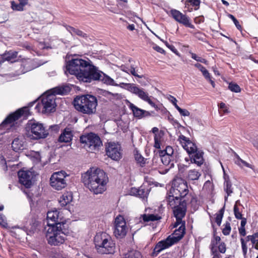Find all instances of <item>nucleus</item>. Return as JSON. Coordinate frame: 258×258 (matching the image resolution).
Wrapping results in <instances>:
<instances>
[{
	"label": "nucleus",
	"mask_w": 258,
	"mask_h": 258,
	"mask_svg": "<svg viewBox=\"0 0 258 258\" xmlns=\"http://www.w3.org/2000/svg\"><path fill=\"white\" fill-rule=\"evenodd\" d=\"M66 69L70 74L75 75L80 81L90 83L92 81H102L110 85H114L113 79L106 75L95 66L90 60L73 58L68 61Z\"/></svg>",
	"instance_id": "1"
},
{
	"label": "nucleus",
	"mask_w": 258,
	"mask_h": 258,
	"mask_svg": "<svg viewBox=\"0 0 258 258\" xmlns=\"http://www.w3.org/2000/svg\"><path fill=\"white\" fill-rule=\"evenodd\" d=\"M82 181L85 186L95 194H102L106 190L108 177L100 169L91 168L82 174Z\"/></svg>",
	"instance_id": "2"
},
{
	"label": "nucleus",
	"mask_w": 258,
	"mask_h": 258,
	"mask_svg": "<svg viewBox=\"0 0 258 258\" xmlns=\"http://www.w3.org/2000/svg\"><path fill=\"white\" fill-rule=\"evenodd\" d=\"M97 105V98L91 95L78 96L74 100L75 108L79 112L88 115L96 113Z\"/></svg>",
	"instance_id": "3"
},
{
	"label": "nucleus",
	"mask_w": 258,
	"mask_h": 258,
	"mask_svg": "<svg viewBox=\"0 0 258 258\" xmlns=\"http://www.w3.org/2000/svg\"><path fill=\"white\" fill-rule=\"evenodd\" d=\"M188 193V189L186 181L181 178L174 179L169 194L167 197L168 204L174 206L175 202H178L180 200H184V198Z\"/></svg>",
	"instance_id": "4"
},
{
	"label": "nucleus",
	"mask_w": 258,
	"mask_h": 258,
	"mask_svg": "<svg viewBox=\"0 0 258 258\" xmlns=\"http://www.w3.org/2000/svg\"><path fill=\"white\" fill-rule=\"evenodd\" d=\"M179 226L172 235L169 236L166 239L160 241L156 244L152 252V256H156L161 251L177 243L183 237L185 231V222L181 223Z\"/></svg>",
	"instance_id": "5"
},
{
	"label": "nucleus",
	"mask_w": 258,
	"mask_h": 258,
	"mask_svg": "<svg viewBox=\"0 0 258 258\" xmlns=\"http://www.w3.org/2000/svg\"><path fill=\"white\" fill-rule=\"evenodd\" d=\"M177 141L190 156L191 163L199 166L203 164V152L198 149L195 143L182 135L179 136Z\"/></svg>",
	"instance_id": "6"
},
{
	"label": "nucleus",
	"mask_w": 258,
	"mask_h": 258,
	"mask_svg": "<svg viewBox=\"0 0 258 258\" xmlns=\"http://www.w3.org/2000/svg\"><path fill=\"white\" fill-rule=\"evenodd\" d=\"M94 241L98 253L102 254H112L115 252V243L110 236L106 232L97 233Z\"/></svg>",
	"instance_id": "7"
},
{
	"label": "nucleus",
	"mask_w": 258,
	"mask_h": 258,
	"mask_svg": "<svg viewBox=\"0 0 258 258\" xmlns=\"http://www.w3.org/2000/svg\"><path fill=\"white\" fill-rule=\"evenodd\" d=\"M68 230L65 226H53L49 224V244L58 245L62 244Z\"/></svg>",
	"instance_id": "8"
},
{
	"label": "nucleus",
	"mask_w": 258,
	"mask_h": 258,
	"mask_svg": "<svg viewBox=\"0 0 258 258\" xmlns=\"http://www.w3.org/2000/svg\"><path fill=\"white\" fill-rule=\"evenodd\" d=\"M80 141L82 144H84V147L90 152L99 150V148L102 145L99 137L92 133L82 136Z\"/></svg>",
	"instance_id": "9"
},
{
	"label": "nucleus",
	"mask_w": 258,
	"mask_h": 258,
	"mask_svg": "<svg viewBox=\"0 0 258 258\" xmlns=\"http://www.w3.org/2000/svg\"><path fill=\"white\" fill-rule=\"evenodd\" d=\"M127 90L131 93L138 96L141 99L148 102L151 106L154 107L156 110H160V107L155 104L151 99V96L145 91L143 88H141L136 86L134 84H126Z\"/></svg>",
	"instance_id": "10"
},
{
	"label": "nucleus",
	"mask_w": 258,
	"mask_h": 258,
	"mask_svg": "<svg viewBox=\"0 0 258 258\" xmlns=\"http://www.w3.org/2000/svg\"><path fill=\"white\" fill-rule=\"evenodd\" d=\"M68 176V175L63 171L54 172L49 178V184L53 189L61 190L67 186L66 178Z\"/></svg>",
	"instance_id": "11"
},
{
	"label": "nucleus",
	"mask_w": 258,
	"mask_h": 258,
	"mask_svg": "<svg viewBox=\"0 0 258 258\" xmlns=\"http://www.w3.org/2000/svg\"><path fill=\"white\" fill-rule=\"evenodd\" d=\"M173 209V213L176 218V221L174 224L173 227L177 228L182 221V219L185 216L186 211V202L185 200H178V202H175L174 206L169 205Z\"/></svg>",
	"instance_id": "12"
},
{
	"label": "nucleus",
	"mask_w": 258,
	"mask_h": 258,
	"mask_svg": "<svg viewBox=\"0 0 258 258\" xmlns=\"http://www.w3.org/2000/svg\"><path fill=\"white\" fill-rule=\"evenodd\" d=\"M27 125L31 133L30 135L31 139L37 140L46 137V131L42 123L35 120H30Z\"/></svg>",
	"instance_id": "13"
},
{
	"label": "nucleus",
	"mask_w": 258,
	"mask_h": 258,
	"mask_svg": "<svg viewBox=\"0 0 258 258\" xmlns=\"http://www.w3.org/2000/svg\"><path fill=\"white\" fill-rule=\"evenodd\" d=\"M105 151L108 157L114 161H119L122 155L120 145L115 142H108L105 145Z\"/></svg>",
	"instance_id": "14"
},
{
	"label": "nucleus",
	"mask_w": 258,
	"mask_h": 258,
	"mask_svg": "<svg viewBox=\"0 0 258 258\" xmlns=\"http://www.w3.org/2000/svg\"><path fill=\"white\" fill-rule=\"evenodd\" d=\"M128 228L124 217L118 215L115 219L114 229L113 233L114 236L118 239H121L125 236Z\"/></svg>",
	"instance_id": "15"
},
{
	"label": "nucleus",
	"mask_w": 258,
	"mask_h": 258,
	"mask_svg": "<svg viewBox=\"0 0 258 258\" xmlns=\"http://www.w3.org/2000/svg\"><path fill=\"white\" fill-rule=\"evenodd\" d=\"M70 91L68 86H58L49 89V113L55 111L56 104L55 102V95H64Z\"/></svg>",
	"instance_id": "16"
},
{
	"label": "nucleus",
	"mask_w": 258,
	"mask_h": 258,
	"mask_svg": "<svg viewBox=\"0 0 258 258\" xmlns=\"http://www.w3.org/2000/svg\"><path fill=\"white\" fill-rule=\"evenodd\" d=\"M29 115V108L27 107L20 108L14 113L9 115L6 119L0 124V128L9 123H12L18 120L20 117H26Z\"/></svg>",
	"instance_id": "17"
},
{
	"label": "nucleus",
	"mask_w": 258,
	"mask_h": 258,
	"mask_svg": "<svg viewBox=\"0 0 258 258\" xmlns=\"http://www.w3.org/2000/svg\"><path fill=\"white\" fill-rule=\"evenodd\" d=\"M19 182L26 188H29L32 184L34 173L30 170H21L18 172Z\"/></svg>",
	"instance_id": "18"
},
{
	"label": "nucleus",
	"mask_w": 258,
	"mask_h": 258,
	"mask_svg": "<svg viewBox=\"0 0 258 258\" xmlns=\"http://www.w3.org/2000/svg\"><path fill=\"white\" fill-rule=\"evenodd\" d=\"M170 14L172 18L178 23L183 24L186 27L194 28V26L190 22L189 18L185 15L183 14L180 11L175 9H172L170 11Z\"/></svg>",
	"instance_id": "19"
},
{
	"label": "nucleus",
	"mask_w": 258,
	"mask_h": 258,
	"mask_svg": "<svg viewBox=\"0 0 258 258\" xmlns=\"http://www.w3.org/2000/svg\"><path fill=\"white\" fill-rule=\"evenodd\" d=\"M48 108V91H46L38 100V103L35 106V109L38 112L43 114L47 113Z\"/></svg>",
	"instance_id": "20"
},
{
	"label": "nucleus",
	"mask_w": 258,
	"mask_h": 258,
	"mask_svg": "<svg viewBox=\"0 0 258 258\" xmlns=\"http://www.w3.org/2000/svg\"><path fill=\"white\" fill-rule=\"evenodd\" d=\"M49 220L54 222V223L50 224L53 226H63L66 224L62 214L55 208L49 210Z\"/></svg>",
	"instance_id": "21"
},
{
	"label": "nucleus",
	"mask_w": 258,
	"mask_h": 258,
	"mask_svg": "<svg viewBox=\"0 0 258 258\" xmlns=\"http://www.w3.org/2000/svg\"><path fill=\"white\" fill-rule=\"evenodd\" d=\"M128 107L132 110L134 116L139 119L149 117L151 115V113L150 112L139 108L132 103H129Z\"/></svg>",
	"instance_id": "22"
},
{
	"label": "nucleus",
	"mask_w": 258,
	"mask_h": 258,
	"mask_svg": "<svg viewBox=\"0 0 258 258\" xmlns=\"http://www.w3.org/2000/svg\"><path fill=\"white\" fill-rule=\"evenodd\" d=\"M149 192V188L144 185H142L139 188L132 187L130 190L131 195L137 196L144 199L147 198Z\"/></svg>",
	"instance_id": "23"
},
{
	"label": "nucleus",
	"mask_w": 258,
	"mask_h": 258,
	"mask_svg": "<svg viewBox=\"0 0 258 258\" xmlns=\"http://www.w3.org/2000/svg\"><path fill=\"white\" fill-rule=\"evenodd\" d=\"M18 55V52L15 51H6L4 53L1 54V58L0 60V63L2 64L5 61H7L12 63L16 61V58Z\"/></svg>",
	"instance_id": "24"
},
{
	"label": "nucleus",
	"mask_w": 258,
	"mask_h": 258,
	"mask_svg": "<svg viewBox=\"0 0 258 258\" xmlns=\"http://www.w3.org/2000/svg\"><path fill=\"white\" fill-rule=\"evenodd\" d=\"M73 198V192L72 191H66L60 197L59 203L61 206H65L72 201Z\"/></svg>",
	"instance_id": "25"
},
{
	"label": "nucleus",
	"mask_w": 258,
	"mask_h": 258,
	"mask_svg": "<svg viewBox=\"0 0 258 258\" xmlns=\"http://www.w3.org/2000/svg\"><path fill=\"white\" fill-rule=\"evenodd\" d=\"M24 144L23 137L16 138L12 143V147L13 150L16 152L24 149Z\"/></svg>",
	"instance_id": "26"
},
{
	"label": "nucleus",
	"mask_w": 258,
	"mask_h": 258,
	"mask_svg": "<svg viewBox=\"0 0 258 258\" xmlns=\"http://www.w3.org/2000/svg\"><path fill=\"white\" fill-rule=\"evenodd\" d=\"M72 132L68 128H66L59 137L58 141L60 142L68 143L72 139Z\"/></svg>",
	"instance_id": "27"
},
{
	"label": "nucleus",
	"mask_w": 258,
	"mask_h": 258,
	"mask_svg": "<svg viewBox=\"0 0 258 258\" xmlns=\"http://www.w3.org/2000/svg\"><path fill=\"white\" fill-rule=\"evenodd\" d=\"M67 29L72 35H77L85 39L88 37L87 34L85 33L82 31L73 27L69 26L67 27Z\"/></svg>",
	"instance_id": "28"
},
{
	"label": "nucleus",
	"mask_w": 258,
	"mask_h": 258,
	"mask_svg": "<svg viewBox=\"0 0 258 258\" xmlns=\"http://www.w3.org/2000/svg\"><path fill=\"white\" fill-rule=\"evenodd\" d=\"M173 154V149L172 148V147H171V146H167L165 148V149L164 150H161L160 152H159V155L161 157H162V162H163V158H165V156L166 155H167L168 158H169L170 156H171ZM169 160L167 162H166L165 163H164V162H163L164 164H166L167 163L169 162Z\"/></svg>",
	"instance_id": "29"
},
{
	"label": "nucleus",
	"mask_w": 258,
	"mask_h": 258,
	"mask_svg": "<svg viewBox=\"0 0 258 258\" xmlns=\"http://www.w3.org/2000/svg\"><path fill=\"white\" fill-rule=\"evenodd\" d=\"M201 175V174L198 171L195 169L190 170L188 172L187 178L188 180H198Z\"/></svg>",
	"instance_id": "30"
},
{
	"label": "nucleus",
	"mask_w": 258,
	"mask_h": 258,
	"mask_svg": "<svg viewBox=\"0 0 258 258\" xmlns=\"http://www.w3.org/2000/svg\"><path fill=\"white\" fill-rule=\"evenodd\" d=\"M247 240L251 241L254 247L258 250V232H256L252 235L247 236Z\"/></svg>",
	"instance_id": "31"
},
{
	"label": "nucleus",
	"mask_w": 258,
	"mask_h": 258,
	"mask_svg": "<svg viewBox=\"0 0 258 258\" xmlns=\"http://www.w3.org/2000/svg\"><path fill=\"white\" fill-rule=\"evenodd\" d=\"M224 190L227 193V196L225 197V201H226L228 196L233 192L232 184L229 180H226L224 183Z\"/></svg>",
	"instance_id": "32"
},
{
	"label": "nucleus",
	"mask_w": 258,
	"mask_h": 258,
	"mask_svg": "<svg viewBox=\"0 0 258 258\" xmlns=\"http://www.w3.org/2000/svg\"><path fill=\"white\" fill-rule=\"evenodd\" d=\"M224 210L225 207L224 206L218 211L217 213L216 214L215 222L219 226H220L221 224V222L224 215Z\"/></svg>",
	"instance_id": "33"
},
{
	"label": "nucleus",
	"mask_w": 258,
	"mask_h": 258,
	"mask_svg": "<svg viewBox=\"0 0 258 258\" xmlns=\"http://www.w3.org/2000/svg\"><path fill=\"white\" fill-rule=\"evenodd\" d=\"M142 217L144 222L155 221L160 218L158 215L154 214H144L142 215Z\"/></svg>",
	"instance_id": "34"
},
{
	"label": "nucleus",
	"mask_w": 258,
	"mask_h": 258,
	"mask_svg": "<svg viewBox=\"0 0 258 258\" xmlns=\"http://www.w3.org/2000/svg\"><path fill=\"white\" fill-rule=\"evenodd\" d=\"M123 258H142V256L140 252L132 250L127 252Z\"/></svg>",
	"instance_id": "35"
},
{
	"label": "nucleus",
	"mask_w": 258,
	"mask_h": 258,
	"mask_svg": "<svg viewBox=\"0 0 258 258\" xmlns=\"http://www.w3.org/2000/svg\"><path fill=\"white\" fill-rule=\"evenodd\" d=\"M135 158L141 166H143L146 164V159L144 158L138 151L135 154Z\"/></svg>",
	"instance_id": "36"
},
{
	"label": "nucleus",
	"mask_w": 258,
	"mask_h": 258,
	"mask_svg": "<svg viewBox=\"0 0 258 258\" xmlns=\"http://www.w3.org/2000/svg\"><path fill=\"white\" fill-rule=\"evenodd\" d=\"M236 159L235 160V162L237 165L241 167L245 166L251 168L250 165L249 163L241 159L237 155H236Z\"/></svg>",
	"instance_id": "37"
},
{
	"label": "nucleus",
	"mask_w": 258,
	"mask_h": 258,
	"mask_svg": "<svg viewBox=\"0 0 258 258\" xmlns=\"http://www.w3.org/2000/svg\"><path fill=\"white\" fill-rule=\"evenodd\" d=\"M228 88L232 92L235 93H239L241 91V88L239 85L234 83H230L229 84Z\"/></svg>",
	"instance_id": "38"
},
{
	"label": "nucleus",
	"mask_w": 258,
	"mask_h": 258,
	"mask_svg": "<svg viewBox=\"0 0 258 258\" xmlns=\"http://www.w3.org/2000/svg\"><path fill=\"white\" fill-rule=\"evenodd\" d=\"M221 238L218 236H215L214 239L212 240L211 243V251L216 250L215 247H216V245H217L218 243L219 242Z\"/></svg>",
	"instance_id": "39"
},
{
	"label": "nucleus",
	"mask_w": 258,
	"mask_h": 258,
	"mask_svg": "<svg viewBox=\"0 0 258 258\" xmlns=\"http://www.w3.org/2000/svg\"><path fill=\"white\" fill-rule=\"evenodd\" d=\"M11 8L15 11H22L24 10V8L20 3H16L14 1L11 2Z\"/></svg>",
	"instance_id": "40"
},
{
	"label": "nucleus",
	"mask_w": 258,
	"mask_h": 258,
	"mask_svg": "<svg viewBox=\"0 0 258 258\" xmlns=\"http://www.w3.org/2000/svg\"><path fill=\"white\" fill-rule=\"evenodd\" d=\"M231 226L229 222H227L224 224V228L222 230V233L225 235H228L231 231Z\"/></svg>",
	"instance_id": "41"
},
{
	"label": "nucleus",
	"mask_w": 258,
	"mask_h": 258,
	"mask_svg": "<svg viewBox=\"0 0 258 258\" xmlns=\"http://www.w3.org/2000/svg\"><path fill=\"white\" fill-rule=\"evenodd\" d=\"M191 58L197 60V61L204 63L205 64H207V60L205 58H202L197 55L196 54L190 52Z\"/></svg>",
	"instance_id": "42"
},
{
	"label": "nucleus",
	"mask_w": 258,
	"mask_h": 258,
	"mask_svg": "<svg viewBox=\"0 0 258 258\" xmlns=\"http://www.w3.org/2000/svg\"><path fill=\"white\" fill-rule=\"evenodd\" d=\"M233 211L234 216L236 219H242V214H241V212L240 211L239 207L234 206Z\"/></svg>",
	"instance_id": "43"
},
{
	"label": "nucleus",
	"mask_w": 258,
	"mask_h": 258,
	"mask_svg": "<svg viewBox=\"0 0 258 258\" xmlns=\"http://www.w3.org/2000/svg\"><path fill=\"white\" fill-rule=\"evenodd\" d=\"M138 70H136V68L132 66H130L129 74L131 73L132 75L135 77H137L139 78H142L143 77V75H139L137 74Z\"/></svg>",
	"instance_id": "44"
},
{
	"label": "nucleus",
	"mask_w": 258,
	"mask_h": 258,
	"mask_svg": "<svg viewBox=\"0 0 258 258\" xmlns=\"http://www.w3.org/2000/svg\"><path fill=\"white\" fill-rule=\"evenodd\" d=\"M181 115L183 116H188L190 115V112L185 109H182L179 106L176 109Z\"/></svg>",
	"instance_id": "45"
},
{
	"label": "nucleus",
	"mask_w": 258,
	"mask_h": 258,
	"mask_svg": "<svg viewBox=\"0 0 258 258\" xmlns=\"http://www.w3.org/2000/svg\"><path fill=\"white\" fill-rule=\"evenodd\" d=\"M0 225L3 227H8L6 218L2 214H0Z\"/></svg>",
	"instance_id": "46"
},
{
	"label": "nucleus",
	"mask_w": 258,
	"mask_h": 258,
	"mask_svg": "<svg viewBox=\"0 0 258 258\" xmlns=\"http://www.w3.org/2000/svg\"><path fill=\"white\" fill-rule=\"evenodd\" d=\"M228 17L233 21L234 24L238 29H240L241 27L238 20L231 14H229Z\"/></svg>",
	"instance_id": "47"
},
{
	"label": "nucleus",
	"mask_w": 258,
	"mask_h": 258,
	"mask_svg": "<svg viewBox=\"0 0 258 258\" xmlns=\"http://www.w3.org/2000/svg\"><path fill=\"white\" fill-rule=\"evenodd\" d=\"M166 46L169 48L173 52L176 54L177 55H179V52L175 48V47L172 45H170L167 41L164 42Z\"/></svg>",
	"instance_id": "48"
},
{
	"label": "nucleus",
	"mask_w": 258,
	"mask_h": 258,
	"mask_svg": "<svg viewBox=\"0 0 258 258\" xmlns=\"http://www.w3.org/2000/svg\"><path fill=\"white\" fill-rule=\"evenodd\" d=\"M187 1L190 3L193 6H195L196 8H195L196 10H197L199 8L200 4V0H187Z\"/></svg>",
	"instance_id": "49"
},
{
	"label": "nucleus",
	"mask_w": 258,
	"mask_h": 258,
	"mask_svg": "<svg viewBox=\"0 0 258 258\" xmlns=\"http://www.w3.org/2000/svg\"><path fill=\"white\" fill-rule=\"evenodd\" d=\"M241 243V247L242 249V252L243 254L245 255L246 254L247 250V247L246 246V244L244 241V239L241 238L240 239Z\"/></svg>",
	"instance_id": "50"
},
{
	"label": "nucleus",
	"mask_w": 258,
	"mask_h": 258,
	"mask_svg": "<svg viewBox=\"0 0 258 258\" xmlns=\"http://www.w3.org/2000/svg\"><path fill=\"white\" fill-rule=\"evenodd\" d=\"M219 251L222 253H224L226 252V244L224 242H221L218 246Z\"/></svg>",
	"instance_id": "51"
},
{
	"label": "nucleus",
	"mask_w": 258,
	"mask_h": 258,
	"mask_svg": "<svg viewBox=\"0 0 258 258\" xmlns=\"http://www.w3.org/2000/svg\"><path fill=\"white\" fill-rule=\"evenodd\" d=\"M168 99L173 104L176 109H177V107L178 108L179 107L177 104V100L174 97L170 95Z\"/></svg>",
	"instance_id": "52"
},
{
	"label": "nucleus",
	"mask_w": 258,
	"mask_h": 258,
	"mask_svg": "<svg viewBox=\"0 0 258 258\" xmlns=\"http://www.w3.org/2000/svg\"><path fill=\"white\" fill-rule=\"evenodd\" d=\"M219 107L220 109L222 110L223 113H227L229 112L228 108L226 107V104L224 103H223V102L220 103L219 105Z\"/></svg>",
	"instance_id": "53"
},
{
	"label": "nucleus",
	"mask_w": 258,
	"mask_h": 258,
	"mask_svg": "<svg viewBox=\"0 0 258 258\" xmlns=\"http://www.w3.org/2000/svg\"><path fill=\"white\" fill-rule=\"evenodd\" d=\"M153 49L160 53H162V54L165 53L164 50L158 45H156V46H154Z\"/></svg>",
	"instance_id": "54"
},
{
	"label": "nucleus",
	"mask_w": 258,
	"mask_h": 258,
	"mask_svg": "<svg viewBox=\"0 0 258 258\" xmlns=\"http://www.w3.org/2000/svg\"><path fill=\"white\" fill-rule=\"evenodd\" d=\"M154 140H155V147L157 149L160 148V145L158 137H157V136L156 135H155V136L154 137Z\"/></svg>",
	"instance_id": "55"
},
{
	"label": "nucleus",
	"mask_w": 258,
	"mask_h": 258,
	"mask_svg": "<svg viewBox=\"0 0 258 258\" xmlns=\"http://www.w3.org/2000/svg\"><path fill=\"white\" fill-rule=\"evenodd\" d=\"M212 183L210 180L206 181L204 185V187L206 188H212Z\"/></svg>",
	"instance_id": "56"
},
{
	"label": "nucleus",
	"mask_w": 258,
	"mask_h": 258,
	"mask_svg": "<svg viewBox=\"0 0 258 258\" xmlns=\"http://www.w3.org/2000/svg\"><path fill=\"white\" fill-rule=\"evenodd\" d=\"M120 68H121V70L124 72H126V73L127 74H129V71H130V67H127L126 66H124V65H122L121 67H120Z\"/></svg>",
	"instance_id": "57"
},
{
	"label": "nucleus",
	"mask_w": 258,
	"mask_h": 258,
	"mask_svg": "<svg viewBox=\"0 0 258 258\" xmlns=\"http://www.w3.org/2000/svg\"><path fill=\"white\" fill-rule=\"evenodd\" d=\"M202 74L207 80L208 79H210V78H211V76L207 70L206 71H205V72H204L202 73Z\"/></svg>",
	"instance_id": "58"
},
{
	"label": "nucleus",
	"mask_w": 258,
	"mask_h": 258,
	"mask_svg": "<svg viewBox=\"0 0 258 258\" xmlns=\"http://www.w3.org/2000/svg\"><path fill=\"white\" fill-rule=\"evenodd\" d=\"M239 232L241 235L244 236L246 235L245 227L239 228Z\"/></svg>",
	"instance_id": "59"
},
{
	"label": "nucleus",
	"mask_w": 258,
	"mask_h": 258,
	"mask_svg": "<svg viewBox=\"0 0 258 258\" xmlns=\"http://www.w3.org/2000/svg\"><path fill=\"white\" fill-rule=\"evenodd\" d=\"M241 220V223H240V227H245V226L246 223V219L245 218H243L242 217V219H240Z\"/></svg>",
	"instance_id": "60"
},
{
	"label": "nucleus",
	"mask_w": 258,
	"mask_h": 258,
	"mask_svg": "<svg viewBox=\"0 0 258 258\" xmlns=\"http://www.w3.org/2000/svg\"><path fill=\"white\" fill-rule=\"evenodd\" d=\"M19 3L20 5L23 7L24 8V7L26 6L28 3V0H19Z\"/></svg>",
	"instance_id": "61"
},
{
	"label": "nucleus",
	"mask_w": 258,
	"mask_h": 258,
	"mask_svg": "<svg viewBox=\"0 0 258 258\" xmlns=\"http://www.w3.org/2000/svg\"><path fill=\"white\" fill-rule=\"evenodd\" d=\"M213 255V258H221L220 255L217 253L216 250L212 251Z\"/></svg>",
	"instance_id": "62"
},
{
	"label": "nucleus",
	"mask_w": 258,
	"mask_h": 258,
	"mask_svg": "<svg viewBox=\"0 0 258 258\" xmlns=\"http://www.w3.org/2000/svg\"><path fill=\"white\" fill-rule=\"evenodd\" d=\"M127 29L133 31L135 29V26L134 24H130L127 27Z\"/></svg>",
	"instance_id": "63"
},
{
	"label": "nucleus",
	"mask_w": 258,
	"mask_h": 258,
	"mask_svg": "<svg viewBox=\"0 0 258 258\" xmlns=\"http://www.w3.org/2000/svg\"><path fill=\"white\" fill-rule=\"evenodd\" d=\"M253 146L258 149V138L256 139V140L254 141L252 143Z\"/></svg>",
	"instance_id": "64"
}]
</instances>
